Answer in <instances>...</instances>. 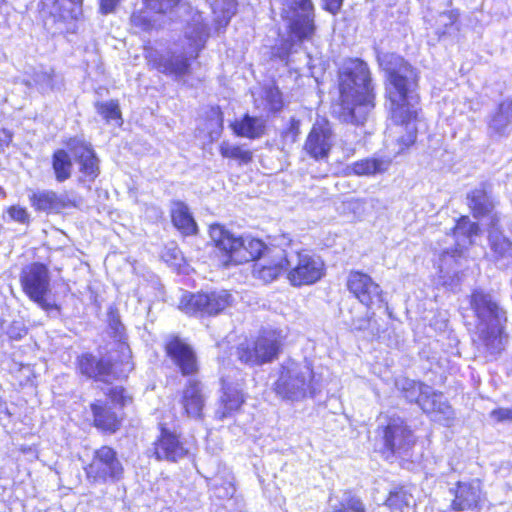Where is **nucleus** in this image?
<instances>
[{"mask_svg": "<svg viewBox=\"0 0 512 512\" xmlns=\"http://www.w3.org/2000/svg\"><path fill=\"white\" fill-rule=\"evenodd\" d=\"M377 58L387 74L386 96L389 114L394 123L389 128L385 144L395 157L416 140L417 129L413 120L417 115V97L414 92L418 85V72L397 54L383 53Z\"/></svg>", "mask_w": 512, "mask_h": 512, "instance_id": "1", "label": "nucleus"}, {"mask_svg": "<svg viewBox=\"0 0 512 512\" xmlns=\"http://www.w3.org/2000/svg\"><path fill=\"white\" fill-rule=\"evenodd\" d=\"M341 121L363 124L375 107V94L368 65L358 58L344 61L339 71Z\"/></svg>", "mask_w": 512, "mask_h": 512, "instance_id": "2", "label": "nucleus"}, {"mask_svg": "<svg viewBox=\"0 0 512 512\" xmlns=\"http://www.w3.org/2000/svg\"><path fill=\"white\" fill-rule=\"evenodd\" d=\"M470 305L477 318L479 349L486 357L495 358L504 349L508 340L504 332L507 322L506 311L491 293L474 290L470 296Z\"/></svg>", "mask_w": 512, "mask_h": 512, "instance_id": "3", "label": "nucleus"}, {"mask_svg": "<svg viewBox=\"0 0 512 512\" xmlns=\"http://www.w3.org/2000/svg\"><path fill=\"white\" fill-rule=\"evenodd\" d=\"M199 15L195 19V24L189 27L185 32V41L187 45H183L182 51H168L165 54H158L150 51L146 58L153 68L159 72L180 79L190 72V60L198 56V52L204 47L208 37V29L200 21Z\"/></svg>", "mask_w": 512, "mask_h": 512, "instance_id": "4", "label": "nucleus"}, {"mask_svg": "<svg viewBox=\"0 0 512 512\" xmlns=\"http://www.w3.org/2000/svg\"><path fill=\"white\" fill-rule=\"evenodd\" d=\"M274 390L281 398L291 401L312 396L316 390L312 368L292 360L285 361L281 365Z\"/></svg>", "mask_w": 512, "mask_h": 512, "instance_id": "5", "label": "nucleus"}, {"mask_svg": "<svg viewBox=\"0 0 512 512\" xmlns=\"http://www.w3.org/2000/svg\"><path fill=\"white\" fill-rule=\"evenodd\" d=\"M83 0H40L44 26L53 34L74 32L75 21L83 13Z\"/></svg>", "mask_w": 512, "mask_h": 512, "instance_id": "6", "label": "nucleus"}, {"mask_svg": "<svg viewBox=\"0 0 512 512\" xmlns=\"http://www.w3.org/2000/svg\"><path fill=\"white\" fill-rule=\"evenodd\" d=\"M120 349L124 357V360L121 362V368L118 367V363H112L110 359H97L91 354H84L78 361L80 372L89 378L105 383L127 377L128 373L133 369V365L129 361L130 350L124 344L120 345Z\"/></svg>", "mask_w": 512, "mask_h": 512, "instance_id": "7", "label": "nucleus"}, {"mask_svg": "<svg viewBox=\"0 0 512 512\" xmlns=\"http://www.w3.org/2000/svg\"><path fill=\"white\" fill-rule=\"evenodd\" d=\"M20 283L24 293L41 309L51 311L58 308L47 298L50 292V273L44 264L34 262L23 267Z\"/></svg>", "mask_w": 512, "mask_h": 512, "instance_id": "8", "label": "nucleus"}, {"mask_svg": "<svg viewBox=\"0 0 512 512\" xmlns=\"http://www.w3.org/2000/svg\"><path fill=\"white\" fill-rule=\"evenodd\" d=\"M282 345V338L277 331L262 332L256 340L241 344L237 355L241 362L250 365H263L278 357Z\"/></svg>", "mask_w": 512, "mask_h": 512, "instance_id": "9", "label": "nucleus"}, {"mask_svg": "<svg viewBox=\"0 0 512 512\" xmlns=\"http://www.w3.org/2000/svg\"><path fill=\"white\" fill-rule=\"evenodd\" d=\"M288 280L293 286L310 285L324 274V263L307 251H286Z\"/></svg>", "mask_w": 512, "mask_h": 512, "instance_id": "10", "label": "nucleus"}, {"mask_svg": "<svg viewBox=\"0 0 512 512\" xmlns=\"http://www.w3.org/2000/svg\"><path fill=\"white\" fill-rule=\"evenodd\" d=\"M232 302L233 297L226 290L211 293H185L178 307L188 315H217L231 306Z\"/></svg>", "mask_w": 512, "mask_h": 512, "instance_id": "11", "label": "nucleus"}, {"mask_svg": "<svg viewBox=\"0 0 512 512\" xmlns=\"http://www.w3.org/2000/svg\"><path fill=\"white\" fill-rule=\"evenodd\" d=\"M123 473L124 468L117 452L109 446L96 449L86 468L87 477L94 482H115L123 477Z\"/></svg>", "mask_w": 512, "mask_h": 512, "instance_id": "12", "label": "nucleus"}, {"mask_svg": "<svg viewBox=\"0 0 512 512\" xmlns=\"http://www.w3.org/2000/svg\"><path fill=\"white\" fill-rule=\"evenodd\" d=\"M384 447L392 454L405 456L415 445V436L405 421L399 417L389 418L382 427Z\"/></svg>", "mask_w": 512, "mask_h": 512, "instance_id": "13", "label": "nucleus"}, {"mask_svg": "<svg viewBox=\"0 0 512 512\" xmlns=\"http://www.w3.org/2000/svg\"><path fill=\"white\" fill-rule=\"evenodd\" d=\"M165 350L183 376L198 372V361L193 348L177 336H171L165 344Z\"/></svg>", "mask_w": 512, "mask_h": 512, "instance_id": "14", "label": "nucleus"}, {"mask_svg": "<svg viewBox=\"0 0 512 512\" xmlns=\"http://www.w3.org/2000/svg\"><path fill=\"white\" fill-rule=\"evenodd\" d=\"M501 218L493 215L489 222L488 245L492 261L502 267L512 264V241L500 230Z\"/></svg>", "mask_w": 512, "mask_h": 512, "instance_id": "15", "label": "nucleus"}, {"mask_svg": "<svg viewBox=\"0 0 512 512\" xmlns=\"http://www.w3.org/2000/svg\"><path fill=\"white\" fill-rule=\"evenodd\" d=\"M68 148L75 161L79 165L81 181H94L99 173V159L97 158L92 146L89 143L78 139H71Z\"/></svg>", "mask_w": 512, "mask_h": 512, "instance_id": "16", "label": "nucleus"}, {"mask_svg": "<svg viewBox=\"0 0 512 512\" xmlns=\"http://www.w3.org/2000/svg\"><path fill=\"white\" fill-rule=\"evenodd\" d=\"M347 288L365 306L382 302L380 286L368 274L351 271L347 278Z\"/></svg>", "mask_w": 512, "mask_h": 512, "instance_id": "17", "label": "nucleus"}, {"mask_svg": "<svg viewBox=\"0 0 512 512\" xmlns=\"http://www.w3.org/2000/svg\"><path fill=\"white\" fill-rule=\"evenodd\" d=\"M286 269V250L274 247L266 250L265 256L253 265V276L264 283H270Z\"/></svg>", "mask_w": 512, "mask_h": 512, "instance_id": "18", "label": "nucleus"}, {"mask_svg": "<svg viewBox=\"0 0 512 512\" xmlns=\"http://www.w3.org/2000/svg\"><path fill=\"white\" fill-rule=\"evenodd\" d=\"M333 146V134L325 125H314L304 144L305 152L315 160L328 158Z\"/></svg>", "mask_w": 512, "mask_h": 512, "instance_id": "19", "label": "nucleus"}, {"mask_svg": "<svg viewBox=\"0 0 512 512\" xmlns=\"http://www.w3.org/2000/svg\"><path fill=\"white\" fill-rule=\"evenodd\" d=\"M206 399L204 385L199 380L192 378L187 381L182 390L180 403L187 416L201 418Z\"/></svg>", "mask_w": 512, "mask_h": 512, "instance_id": "20", "label": "nucleus"}, {"mask_svg": "<svg viewBox=\"0 0 512 512\" xmlns=\"http://www.w3.org/2000/svg\"><path fill=\"white\" fill-rule=\"evenodd\" d=\"M152 453L157 460L175 462L187 454V449L175 434L162 428L159 438L153 443Z\"/></svg>", "mask_w": 512, "mask_h": 512, "instance_id": "21", "label": "nucleus"}, {"mask_svg": "<svg viewBox=\"0 0 512 512\" xmlns=\"http://www.w3.org/2000/svg\"><path fill=\"white\" fill-rule=\"evenodd\" d=\"M272 249L259 239L238 237L236 242H234V248L232 249L229 261L234 264H241L255 259L259 261L265 256L266 250Z\"/></svg>", "mask_w": 512, "mask_h": 512, "instance_id": "22", "label": "nucleus"}, {"mask_svg": "<svg viewBox=\"0 0 512 512\" xmlns=\"http://www.w3.org/2000/svg\"><path fill=\"white\" fill-rule=\"evenodd\" d=\"M93 425L106 433H115L121 425V418L107 400H96L90 405Z\"/></svg>", "mask_w": 512, "mask_h": 512, "instance_id": "23", "label": "nucleus"}, {"mask_svg": "<svg viewBox=\"0 0 512 512\" xmlns=\"http://www.w3.org/2000/svg\"><path fill=\"white\" fill-rule=\"evenodd\" d=\"M481 502V488L478 481L469 483L459 482L452 501L454 511L474 510L479 507Z\"/></svg>", "mask_w": 512, "mask_h": 512, "instance_id": "24", "label": "nucleus"}, {"mask_svg": "<svg viewBox=\"0 0 512 512\" xmlns=\"http://www.w3.org/2000/svg\"><path fill=\"white\" fill-rule=\"evenodd\" d=\"M467 201L475 218L489 216L491 220L493 215H498L497 213H493L495 204L490 195L489 187L485 183L480 184L468 193Z\"/></svg>", "mask_w": 512, "mask_h": 512, "instance_id": "25", "label": "nucleus"}, {"mask_svg": "<svg viewBox=\"0 0 512 512\" xmlns=\"http://www.w3.org/2000/svg\"><path fill=\"white\" fill-rule=\"evenodd\" d=\"M397 385L402 390L404 397L411 403H417L424 412H430L434 408V404L430 402L433 391L428 385L409 379H403L397 382Z\"/></svg>", "mask_w": 512, "mask_h": 512, "instance_id": "26", "label": "nucleus"}, {"mask_svg": "<svg viewBox=\"0 0 512 512\" xmlns=\"http://www.w3.org/2000/svg\"><path fill=\"white\" fill-rule=\"evenodd\" d=\"M223 395L221 396L222 407L216 411V415L220 420L227 418L233 412L237 411L244 403V396L238 385L233 386L222 378Z\"/></svg>", "mask_w": 512, "mask_h": 512, "instance_id": "27", "label": "nucleus"}, {"mask_svg": "<svg viewBox=\"0 0 512 512\" xmlns=\"http://www.w3.org/2000/svg\"><path fill=\"white\" fill-rule=\"evenodd\" d=\"M391 163V157L373 156L353 162L348 166V170L356 176H374L386 172Z\"/></svg>", "mask_w": 512, "mask_h": 512, "instance_id": "28", "label": "nucleus"}, {"mask_svg": "<svg viewBox=\"0 0 512 512\" xmlns=\"http://www.w3.org/2000/svg\"><path fill=\"white\" fill-rule=\"evenodd\" d=\"M512 123V100H506L499 104L497 110L489 121L490 134L503 136L508 134Z\"/></svg>", "mask_w": 512, "mask_h": 512, "instance_id": "29", "label": "nucleus"}, {"mask_svg": "<svg viewBox=\"0 0 512 512\" xmlns=\"http://www.w3.org/2000/svg\"><path fill=\"white\" fill-rule=\"evenodd\" d=\"M31 206L40 212H58L64 208L63 200L52 190H41L29 195Z\"/></svg>", "mask_w": 512, "mask_h": 512, "instance_id": "30", "label": "nucleus"}, {"mask_svg": "<svg viewBox=\"0 0 512 512\" xmlns=\"http://www.w3.org/2000/svg\"><path fill=\"white\" fill-rule=\"evenodd\" d=\"M231 127L237 136L256 139L265 132V120L246 114L241 120L232 123Z\"/></svg>", "mask_w": 512, "mask_h": 512, "instance_id": "31", "label": "nucleus"}, {"mask_svg": "<svg viewBox=\"0 0 512 512\" xmlns=\"http://www.w3.org/2000/svg\"><path fill=\"white\" fill-rule=\"evenodd\" d=\"M479 225L472 222L468 216H462L453 229L456 238V247L463 252V249L472 244V237L479 234Z\"/></svg>", "mask_w": 512, "mask_h": 512, "instance_id": "32", "label": "nucleus"}, {"mask_svg": "<svg viewBox=\"0 0 512 512\" xmlns=\"http://www.w3.org/2000/svg\"><path fill=\"white\" fill-rule=\"evenodd\" d=\"M171 217L173 224L183 233H195L197 226L185 203L174 201L171 206Z\"/></svg>", "mask_w": 512, "mask_h": 512, "instance_id": "33", "label": "nucleus"}, {"mask_svg": "<svg viewBox=\"0 0 512 512\" xmlns=\"http://www.w3.org/2000/svg\"><path fill=\"white\" fill-rule=\"evenodd\" d=\"M52 168L55 178L62 183L72 175L73 163L69 153L64 149L56 150L52 155Z\"/></svg>", "mask_w": 512, "mask_h": 512, "instance_id": "34", "label": "nucleus"}, {"mask_svg": "<svg viewBox=\"0 0 512 512\" xmlns=\"http://www.w3.org/2000/svg\"><path fill=\"white\" fill-rule=\"evenodd\" d=\"M209 234L216 247L225 252V254L230 258L232 249L234 248V242H236L238 237H235L219 224L211 225Z\"/></svg>", "mask_w": 512, "mask_h": 512, "instance_id": "35", "label": "nucleus"}, {"mask_svg": "<svg viewBox=\"0 0 512 512\" xmlns=\"http://www.w3.org/2000/svg\"><path fill=\"white\" fill-rule=\"evenodd\" d=\"M332 512H367V510L360 497L345 491L339 502L332 506Z\"/></svg>", "mask_w": 512, "mask_h": 512, "instance_id": "36", "label": "nucleus"}, {"mask_svg": "<svg viewBox=\"0 0 512 512\" xmlns=\"http://www.w3.org/2000/svg\"><path fill=\"white\" fill-rule=\"evenodd\" d=\"M219 152L224 158L234 159L239 164H248L252 161L253 154L250 150L240 145H233L223 141L219 146Z\"/></svg>", "mask_w": 512, "mask_h": 512, "instance_id": "37", "label": "nucleus"}, {"mask_svg": "<svg viewBox=\"0 0 512 512\" xmlns=\"http://www.w3.org/2000/svg\"><path fill=\"white\" fill-rule=\"evenodd\" d=\"M441 398V395L432 392L430 402L434 404V408L427 413L433 415L434 420L442 421L444 422V425H449L450 420L453 418V411L451 406L442 401Z\"/></svg>", "mask_w": 512, "mask_h": 512, "instance_id": "38", "label": "nucleus"}, {"mask_svg": "<svg viewBox=\"0 0 512 512\" xmlns=\"http://www.w3.org/2000/svg\"><path fill=\"white\" fill-rule=\"evenodd\" d=\"M411 495H409L403 488H398L389 493L386 500V505L392 512H402L410 504Z\"/></svg>", "mask_w": 512, "mask_h": 512, "instance_id": "39", "label": "nucleus"}, {"mask_svg": "<svg viewBox=\"0 0 512 512\" xmlns=\"http://www.w3.org/2000/svg\"><path fill=\"white\" fill-rule=\"evenodd\" d=\"M95 108L107 122L112 120H121V111L119 108V103L116 100L96 102Z\"/></svg>", "mask_w": 512, "mask_h": 512, "instance_id": "40", "label": "nucleus"}, {"mask_svg": "<svg viewBox=\"0 0 512 512\" xmlns=\"http://www.w3.org/2000/svg\"><path fill=\"white\" fill-rule=\"evenodd\" d=\"M33 82L38 89L45 93L54 89L55 74L53 70L50 71H37L33 75Z\"/></svg>", "mask_w": 512, "mask_h": 512, "instance_id": "41", "label": "nucleus"}, {"mask_svg": "<svg viewBox=\"0 0 512 512\" xmlns=\"http://www.w3.org/2000/svg\"><path fill=\"white\" fill-rule=\"evenodd\" d=\"M180 0H144L147 10L157 14H168L179 4Z\"/></svg>", "mask_w": 512, "mask_h": 512, "instance_id": "42", "label": "nucleus"}, {"mask_svg": "<svg viewBox=\"0 0 512 512\" xmlns=\"http://www.w3.org/2000/svg\"><path fill=\"white\" fill-rule=\"evenodd\" d=\"M435 251L439 253V268L441 271H448L452 267L453 263L456 262V258L462 255L461 250L458 247L439 250L438 248H435Z\"/></svg>", "mask_w": 512, "mask_h": 512, "instance_id": "43", "label": "nucleus"}, {"mask_svg": "<svg viewBox=\"0 0 512 512\" xmlns=\"http://www.w3.org/2000/svg\"><path fill=\"white\" fill-rule=\"evenodd\" d=\"M264 98L269 105L270 110L279 111L282 108V94L275 86H268L264 90Z\"/></svg>", "mask_w": 512, "mask_h": 512, "instance_id": "44", "label": "nucleus"}, {"mask_svg": "<svg viewBox=\"0 0 512 512\" xmlns=\"http://www.w3.org/2000/svg\"><path fill=\"white\" fill-rule=\"evenodd\" d=\"M131 24L140 31H148L153 27L152 21L147 15V11L134 12L131 16Z\"/></svg>", "mask_w": 512, "mask_h": 512, "instance_id": "45", "label": "nucleus"}, {"mask_svg": "<svg viewBox=\"0 0 512 512\" xmlns=\"http://www.w3.org/2000/svg\"><path fill=\"white\" fill-rule=\"evenodd\" d=\"M107 395L113 403L119 404L120 406H124L131 401V398L126 394L125 389L120 386L110 388Z\"/></svg>", "mask_w": 512, "mask_h": 512, "instance_id": "46", "label": "nucleus"}, {"mask_svg": "<svg viewBox=\"0 0 512 512\" xmlns=\"http://www.w3.org/2000/svg\"><path fill=\"white\" fill-rule=\"evenodd\" d=\"M8 213L13 220L20 223H26L29 220V214L25 208L12 206L9 208Z\"/></svg>", "mask_w": 512, "mask_h": 512, "instance_id": "47", "label": "nucleus"}, {"mask_svg": "<svg viewBox=\"0 0 512 512\" xmlns=\"http://www.w3.org/2000/svg\"><path fill=\"white\" fill-rule=\"evenodd\" d=\"M458 14L454 11L443 12L439 15L437 20L440 26L445 28L451 27L457 20Z\"/></svg>", "mask_w": 512, "mask_h": 512, "instance_id": "48", "label": "nucleus"}, {"mask_svg": "<svg viewBox=\"0 0 512 512\" xmlns=\"http://www.w3.org/2000/svg\"><path fill=\"white\" fill-rule=\"evenodd\" d=\"M491 417L499 422L512 421V408H499L491 412Z\"/></svg>", "mask_w": 512, "mask_h": 512, "instance_id": "49", "label": "nucleus"}, {"mask_svg": "<svg viewBox=\"0 0 512 512\" xmlns=\"http://www.w3.org/2000/svg\"><path fill=\"white\" fill-rule=\"evenodd\" d=\"M325 3V9L332 14H337L341 9L344 0H323Z\"/></svg>", "mask_w": 512, "mask_h": 512, "instance_id": "50", "label": "nucleus"}, {"mask_svg": "<svg viewBox=\"0 0 512 512\" xmlns=\"http://www.w3.org/2000/svg\"><path fill=\"white\" fill-rule=\"evenodd\" d=\"M12 140V134L9 130L0 128V152L9 145Z\"/></svg>", "mask_w": 512, "mask_h": 512, "instance_id": "51", "label": "nucleus"}, {"mask_svg": "<svg viewBox=\"0 0 512 512\" xmlns=\"http://www.w3.org/2000/svg\"><path fill=\"white\" fill-rule=\"evenodd\" d=\"M120 0H100L101 10L107 14L114 10Z\"/></svg>", "mask_w": 512, "mask_h": 512, "instance_id": "52", "label": "nucleus"}, {"mask_svg": "<svg viewBox=\"0 0 512 512\" xmlns=\"http://www.w3.org/2000/svg\"><path fill=\"white\" fill-rule=\"evenodd\" d=\"M298 125H299V122L294 120V119H292L291 127L289 129V134L292 136V141L296 140V137H297V135L299 133Z\"/></svg>", "mask_w": 512, "mask_h": 512, "instance_id": "53", "label": "nucleus"}, {"mask_svg": "<svg viewBox=\"0 0 512 512\" xmlns=\"http://www.w3.org/2000/svg\"><path fill=\"white\" fill-rule=\"evenodd\" d=\"M218 114V122H219V126L222 127V123H223V118H222V114L220 112L217 113Z\"/></svg>", "mask_w": 512, "mask_h": 512, "instance_id": "54", "label": "nucleus"}, {"mask_svg": "<svg viewBox=\"0 0 512 512\" xmlns=\"http://www.w3.org/2000/svg\"><path fill=\"white\" fill-rule=\"evenodd\" d=\"M357 203H358V204H363V203H364V201H363V200H361V201H358Z\"/></svg>", "mask_w": 512, "mask_h": 512, "instance_id": "55", "label": "nucleus"}]
</instances>
